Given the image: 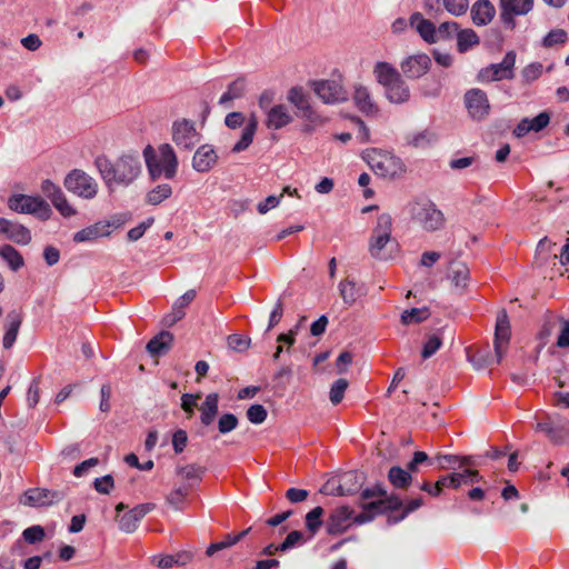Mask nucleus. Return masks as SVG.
I'll return each mask as SVG.
<instances>
[{
  "mask_svg": "<svg viewBox=\"0 0 569 569\" xmlns=\"http://www.w3.org/2000/svg\"><path fill=\"white\" fill-rule=\"evenodd\" d=\"M94 164L108 187L112 183L129 186L141 172L139 154L123 153L114 162L107 156H98Z\"/></svg>",
  "mask_w": 569,
  "mask_h": 569,
  "instance_id": "obj_1",
  "label": "nucleus"
},
{
  "mask_svg": "<svg viewBox=\"0 0 569 569\" xmlns=\"http://www.w3.org/2000/svg\"><path fill=\"white\" fill-rule=\"evenodd\" d=\"M143 158L152 181L158 180L161 176L166 179L176 177L179 162L173 148L169 143L160 144L158 153L152 146L148 144L143 149Z\"/></svg>",
  "mask_w": 569,
  "mask_h": 569,
  "instance_id": "obj_2",
  "label": "nucleus"
},
{
  "mask_svg": "<svg viewBox=\"0 0 569 569\" xmlns=\"http://www.w3.org/2000/svg\"><path fill=\"white\" fill-rule=\"evenodd\" d=\"M373 74L385 89L386 98L396 104H401L410 99V89L400 72L388 62H377Z\"/></svg>",
  "mask_w": 569,
  "mask_h": 569,
  "instance_id": "obj_3",
  "label": "nucleus"
},
{
  "mask_svg": "<svg viewBox=\"0 0 569 569\" xmlns=\"http://www.w3.org/2000/svg\"><path fill=\"white\" fill-rule=\"evenodd\" d=\"M363 159L367 161L375 174L385 179H399L407 171V167L401 158L390 151L373 148L367 150Z\"/></svg>",
  "mask_w": 569,
  "mask_h": 569,
  "instance_id": "obj_4",
  "label": "nucleus"
},
{
  "mask_svg": "<svg viewBox=\"0 0 569 569\" xmlns=\"http://www.w3.org/2000/svg\"><path fill=\"white\" fill-rule=\"evenodd\" d=\"M410 214L416 223L429 232L441 229L446 221L442 211L430 199H417L411 202Z\"/></svg>",
  "mask_w": 569,
  "mask_h": 569,
  "instance_id": "obj_5",
  "label": "nucleus"
},
{
  "mask_svg": "<svg viewBox=\"0 0 569 569\" xmlns=\"http://www.w3.org/2000/svg\"><path fill=\"white\" fill-rule=\"evenodd\" d=\"M365 482V476L357 470L343 472L338 479H331L322 487L321 492L332 496H351L357 493Z\"/></svg>",
  "mask_w": 569,
  "mask_h": 569,
  "instance_id": "obj_6",
  "label": "nucleus"
},
{
  "mask_svg": "<svg viewBox=\"0 0 569 569\" xmlns=\"http://www.w3.org/2000/svg\"><path fill=\"white\" fill-rule=\"evenodd\" d=\"M392 219L389 213H381L377 219V226L373 229L369 242V251L376 259L386 260L389 258L383 249L392 241L391 239Z\"/></svg>",
  "mask_w": 569,
  "mask_h": 569,
  "instance_id": "obj_7",
  "label": "nucleus"
},
{
  "mask_svg": "<svg viewBox=\"0 0 569 569\" xmlns=\"http://www.w3.org/2000/svg\"><path fill=\"white\" fill-rule=\"evenodd\" d=\"M8 206L16 212L34 214L41 220H48L52 213L49 203L41 197L14 194L9 198Z\"/></svg>",
  "mask_w": 569,
  "mask_h": 569,
  "instance_id": "obj_8",
  "label": "nucleus"
},
{
  "mask_svg": "<svg viewBox=\"0 0 569 569\" xmlns=\"http://www.w3.org/2000/svg\"><path fill=\"white\" fill-rule=\"evenodd\" d=\"M63 184L69 192L83 199H93L98 193L97 181L80 169L71 170L66 176Z\"/></svg>",
  "mask_w": 569,
  "mask_h": 569,
  "instance_id": "obj_9",
  "label": "nucleus"
},
{
  "mask_svg": "<svg viewBox=\"0 0 569 569\" xmlns=\"http://www.w3.org/2000/svg\"><path fill=\"white\" fill-rule=\"evenodd\" d=\"M171 138L179 149L191 150L200 141L201 134L197 131L194 121L183 118L173 121Z\"/></svg>",
  "mask_w": 569,
  "mask_h": 569,
  "instance_id": "obj_10",
  "label": "nucleus"
},
{
  "mask_svg": "<svg viewBox=\"0 0 569 569\" xmlns=\"http://www.w3.org/2000/svg\"><path fill=\"white\" fill-rule=\"evenodd\" d=\"M516 53L508 51L500 63H492L479 72V80L483 82L499 81L502 79L511 80L515 78Z\"/></svg>",
  "mask_w": 569,
  "mask_h": 569,
  "instance_id": "obj_11",
  "label": "nucleus"
},
{
  "mask_svg": "<svg viewBox=\"0 0 569 569\" xmlns=\"http://www.w3.org/2000/svg\"><path fill=\"white\" fill-rule=\"evenodd\" d=\"M536 430L543 432L555 445H562L569 437V421L559 416H547L536 425Z\"/></svg>",
  "mask_w": 569,
  "mask_h": 569,
  "instance_id": "obj_12",
  "label": "nucleus"
},
{
  "mask_svg": "<svg viewBox=\"0 0 569 569\" xmlns=\"http://www.w3.org/2000/svg\"><path fill=\"white\" fill-rule=\"evenodd\" d=\"M535 0H499L500 20L502 24L513 30L516 16H526L533 9Z\"/></svg>",
  "mask_w": 569,
  "mask_h": 569,
  "instance_id": "obj_13",
  "label": "nucleus"
},
{
  "mask_svg": "<svg viewBox=\"0 0 569 569\" xmlns=\"http://www.w3.org/2000/svg\"><path fill=\"white\" fill-rule=\"evenodd\" d=\"M463 101L469 116L473 120H483L489 116L490 103L487 93L478 88L466 91Z\"/></svg>",
  "mask_w": 569,
  "mask_h": 569,
  "instance_id": "obj_14",
  "label": "nucleus"
},
{
  "mask_svg": "<svg viewBox=\"0 0 569 569\" xmlns=\"http://www.w3.org/2000/svg\"><path fill=\"white\" fill-rule=\"evenodd\" d=\"M312 88L322 102L327 104L345 102L348 99V93L340 80L313 81Z\"/></svg>",
  "mask_w": 569,
  "mask_h": 569,
  "instance_id": "obj_15",
  "label": "nucleus"
},
{
  "mask_svg": "<svg viewBox=\"0 0 569 569\" xmlns=\"http://www.w3.org/2000/svg\"><path fill=\"white\" fill-rule=\"evenodd\" d=\"M63 498L64 493L62 491L32 488L23 493L20 503L29 507H47L61 501Z\"/></svg>",
  "mask_w": 569,
  "mask_h": 569,
  "instance_id": "obj_16",
  "label": "nucleus"
},
{
  "mask_svg": "<svg viewBox=\"0 0 569 569\" xmlns=\"http://www.w3.org/2000/svg\"><path fill=\"white\" fill-rule=\"evenodd\" d=\"M511 329L508 313L505 309L497 315L493 347L497 356V363H500L510 340Z\"/></svg>",
  "mask_w": 569,
  "mask_h": 569,
  "instance_id": "obj_17",
  "label": "nucleus"
},
{
  "mask_svg": "<svg viewBox=\"0 0 569 569\" xmlns=\"http://www.w3.org/2000/svg\"><path fill=\"white\" fill-rule=\"evenodd\" d=\"M431 67V59L426 53L407 57L400 63L401 71L407 79L415 80L425 76Z\"/></svg>",
  "mask_w": 569,
  "mask_h": 569,
  "instance_id": "obj_18",
  "label": "nucleus"
},
{
  "mask_svg": "<svg viewBox=\"0 0 569 569\" xmlns=\"http://www.w3.org/2000/svg\"><path fill=\"white\" fill-rule=\"evenodd\" d=\"M352 516L353 510L349 506L335 508L326 521L327 533L331 536L343 533L350 527Z\"/></svg>",
  "mask_w": 569,
  "mask_h": 569,
  "instance_id": "obj_19",
  "label": "nucleus"
},
{
  "mask_svg": "<svg viewBox=\"0 0 569 569\" xmlns=\"http://www.w3.org/2000/svg\"><path fill=\"white\" fill-rule=\"evenodd\" d=\"M154 508L156 505L152 502H146L136 506L121 517V519L119 520V528L127 533L136 531L140 520L144 518L149 512H151Z\"/></svg>",
  "mask_w": 569,
  "mask_h": 569,
  "instance_id": "obj_20",
  "label": "nucleus"
},
{
  "mask_svg": "<svg viewBox=\"0 0 569 569\" xmlns=\"http://www.w3.org/2000/svg\"><path fill=\"white\" fill-rule=\"evenodd\" d=\"M0 232L18 244H28L31 241V232L28 228L6 218H0Z\"/></svg>",
  "mask_w": 569,
  "mask_h": 569,
  "instance_id": "obj_21",
  "label": "nucleus"
},
{
  "mask_svg": "<svg viewBox=\"0 0 569 569\" xmlns=\"http://www.w3.org/2000/svg\"><path fill=\"white\" fill-rule=\"evenodd\" d=\"M218 154L212 146L202 144L200 146L192 158V168L197 172H208L217 163Z\"/></svg>",
  "mask_w": 569,
  "mask_h": 569,
  "instance_id": "obj_22",
  "label": "nucleus"
},
{
  "mask_svg": "<svg viewBox=\"0 0 569 569\" xmlns=\"http://www.w3.org/2000/svg\"><path fill=\"white\" fill-rule=\"evenodd\" d=\"M356 107L366 116H377L379 107L375 102L369 89L365 86H357L353 92Z\"/></svg>",
  "mask_w": 569,
  "mask_h": 569,
  "instance_id": "obj_23",
  "label": "nucleus"
},
{
  "mask_svg": "<svg viewBox=\"0 0 569 569\" xmlns=\"http://www.w3.org/2000/svg\"><path fill=\"white\" fill-rule=\"evenodd\" d=\"M196 298V290L186 291L172 306V311L164 316L163 325L171 327L180 321L184 316V308Z\"/></svg>",
  "mask_w": 569,
  "mask_h": 569,
  "instance_id": "obj_24",
  "label": "nucleus"
},
{
  "mask_svg": "<svg viewBox=\"0 0 569 569\" xmlns=\"http://www.w3.org/2000/svg\"><path fill=\"white\" fill-rule=\"evenodd\" d=\"M470 13L476 26H486L495 18L496 9L489 0H477L472 4Z\"/></svg>",
  "mask_w": 569,
  "mask_h": 569,
  "instance_id": "obj_25",
  "label": "nucleus"
},
{
  "mask_svg": "<svg viewBox=\"0 0 569 569\" xmlns=\"http://www.w3.org/2000/svg\"><path fill=\"white\" fill-rule=\"evenodd\" d=\"M22 323V316L20 312L12 310L6 316V332L2 339V346L4 349L13 347L19 329Z\"/></svg>",
  "mask_w": 569,
  "mask_h": 569,
  "instance_id": "obj_26",
  "label": "nucleus"
},
{
  "mask_svg": "<svg viewBox=\"0 0 569 569\" xmlns=\"http://www.w3.org/2000/svg\"><path fill=\"white\" fill-rule=\"evenodd\" d=\"M409 23L411 27H416V30L426 42L435 43L437 41V29L435 24L430 20L423 19L420 12L412 13Z\"/></svg>",
  "mask_w": 569,
  "mask_h": 569,
  "instance_id": "obj_27",
  "label": "nucleus"
},
{
  "mask_svg": "<svg viewBox=\"0 0 569 569\" xmlns=\"http://www.w3.org/2000/svg\"><path fill=\"white\" fill-rule=\"evenodd\" d=\"M292 121L288 108L283 104L271 107L267 112L266 124L269 129L279 130Z\"/></svg>",
  "mask_w": 569,
  "mask_h": 569,
  "instance_id": "obj_28",
  "label": "nucleus"
},
{
  "mask_svg": "<svg viewBox=\"0 0 569 569\" xmlns=\"http://www.w3.org/2000/svg\"><path fill=\"white\" fill-rule=\"evenodd\" d=\"M219 393L211 392L206 396L204 401L199 407L201 412L200 421L204 427H209L214 421L218 412H219Z\"/></svg>",
  "mask_w": 569,
  "mask_h": 569,
  "instance_id": "obj_29",
  "label": "nucleus"
},
{
  "mask_svg": "<svg viewBox=\"0 0 569 569\" xmlns=\"http://www.w3.org/2000/svg\"><path fill=\"white\" fill-rule=\"evenodd\" d=\"M172 342L173 335L163 330L147 343L146 349L152 357H160L170 350Z\"/></svg>",
  "mask_w": 569,
  "mask_h": 569,
  "instance_id": "obj_30",
  "label": "nucleus"
},
{
  "mask_svg": "<svg viewBox=\"0 0 569 569\" xmlns=\"http://www.w3.org/2000/svg\"><path fill=\"white\" fill-rule=\"evenodd\" d=\"M110 223L108 222H97L92 226L81 229L80 231L73 234L74 242H87L93 241L100 237H106L110 234Z\"/></svg>",
  "mask_w": 569,
  "mask_h": 569,
  "instance_id": "obj_31",
  "label": "nucleus"
},
{
  "mask_svg": "<svg viewBox=\"0 0 569 569\" xmlns=\"http://www.w3.org/2000/svg\"><path fill=\"white\" fill-rule=\"evenodd\" d=\"M257 129L258 118L254 113H252L242 130L240 140L232 147L231 151L233 153H239L247 150L253 141Z\"/></svg>",
  "mask_w": 569,
  "mask_h": 569,
  "instance_id": "obj_32",
  "label": "nucleus"
},
{
  "mask_svg": "<svg viewBox=\"0 0 569 569\" xmlns=\"http://www.w3.org/2000/svg\"><path fill=\"white\" fill-rule=\"evenodd\" d=\"M192 559V553L189 551H180L176 555L154 556L152 562L161 569H169L173 565L184 566Z\"/></svg>",
  "mask_w": 569,
  "mask_h": 569,
  "instance_id": "obj_33",
  "label": "nucleus"
},
{
  "mask_svg": "<svg viewBox=\"0 0 569 569\" xmlns=\"http://www.w3.org/2000/svg\"><path fill=\"white\" fill-rule=\"evenodd\" d=\"M338 288L340 296L347 306H352L359 297L365 295L362 287H359L353 280H341Z\"/></svg>",
  "mask_w": 569,
  "mask_h": 569,
  "instance_id": "obj_34",
  "label": "nucleus"
},
{
  "mask_svg": "<svg viewBox=\"0 0 569 569\" xmlns=\"http://www.w3.org/2000/svg\"><path fill=\"white\" fill-rule=\"evenodd\" d=\"M305 123L301 127L303 133L310 134L316 131L319 127H322L327 119L319 114L313 108L306 110L302 113H297Z\"/></svg>",
  "mask_w": 569,
  "mask_h": 569,
  "instance_id": "obj_35",
  "label": "nucleus"
},
{
  "mask_svg": "<svg viewBox=\"0 0 569 569\" xmlns=\"http://www.w3.org/2000/svg\"><path fill=\"white\" fill-rule=\"evenodd\" d=\"M176 473L178 477H180L181 480L188 481V485H191L192 488L196 483L201 481L204 473V468L197 465H187L177 467Z\"/></svg>",
  "mask_w": 569,
  "mask_h": 569,
  "instance_id": "obj_36",
  "label": "nucleus"
},
{
  "mask_svg": "<svg viewBox=\"0 0 569 569\" xmlns=\"http://www.w3.org/2000/svg\"><path fill=\"white\" fill-rule=\"evenodd\" d=\"M389 482L398 489H407L412 481V476L399 466H393L388 471Z\"/></svg>",
  "mask_w": 569,
  "mask_h": 569,
  "instance_id": "obj_37",
  "label": "nucleus"
},
{
  "mask_svg": "<svg viewBox=\"0 0 569 569\" xmlns=\"http://www.w3.org/2000/svg\"><path fill=\"white\" fill-rule=\"evenodd\" d=\"M172 194V188L169 183H161L152 188L146 194V202L151 206H158Z\"/></svg>",
  "mask_w": 569,
  "mask_h": 569,
  "instance_id": "obj_38",
  "label": "nucleus"
},
{
  "mask_svg": "<svg viewBox=\"0 0 569 569\" xmlns=\"http://www.w3.org/2000/svg\"><path fill=\"white\" fill-rule=\"evenodd\" d=\"M0 257L7 261L13 271L19 270L24 263L23 257L20 252L10 244H3L0 247Z\"/></svg>",
  "mask_w": 569,
  "mask_h": 569,
  "instance_id": "obj_39",
  "label": "nucleus"
},
{
  "mask_svg": "<svg viewBox=\"0 0 569 569\" xmlns=\"http://www.w3.org/2000/svg\"><path fill=\"white\" fill-rule=\"evenodd\" d=\"M288 101L292 103L299 113L312 108L309 101V97L303 92L301 87H293L288 92Z\"/></svg>",
  "mask_w": 569,
  "mask_h": 569,
  "instance_id": "obj_40",
  "label": "nucleus"
},
{
  "mask_svg": "<svg viewBox=\"0 0 569 569\" xmlns=\"http://www.w3.org/2000/svg\"><path fill=\"white\" fill-rule=\"evenodd\" d=\"M246 89V82L242 78H239L231 82L228 90L220 97L219 103L226 106L228 102L239 99L243 96Z\"/></svg>",
  "mask_w": 569,
  "mask_h": 569,
  "instance_id": "obj_41",
  "label": "nucleus"
},
{
  "mask_svg": "<svg viewBox=\"0 0 569 569\" xmlns=\"http://www.w3.org/2000/svg\"><path fill=\"white\" fill-rule=\"evenodd\" d=\"M457 47L459 52H466L472 46L479 43V37L472 29H463L457 32Z\"/></svg>",
  "mask_w": 569,
  "mask_h": 569,
  "instance_id": "obj_42",
  "label": "nucleus"
},
{
  "mask_svg": "<svg viewBox=\"0 0 569 569\" xmlns=\"http://www.w3.org/2000/svg\"><path fill=\"white\" fill-rule=\"evenodd\" d=\"M430 317L428 308H411L405 310L401 315V322L406 326L412 323H420Z\"/></svg>",
  "mask_w": 569,
  "mask_h": 569,
  "instance_id": "obj_43",
  "label": "nucleus"
},
{
  "mask_svg": "<svg viewBox=\"0 0 569 569\" xmlns=\"http://www.w3.org/2000/svg\"><path fill=\"white\" fill-rule=\"evenodd\" d=\"M323 508L318 506L311 509L306 515V528L307 530L313 536L316 535L321 526L323 525L322 516H323Z\"/></svg>",
  "mask_w": 569,
  "mask_h": 569,
  "instance_id": "obj_44",
  "label": "nucleus"
},
{
  "mask_svg": "<svg viewBox=\"0 0 569 569\" xmlns=\"http://www.w3.org/2000/svg\"><path fill=\"white\" fill-rule=\"evenodd\" d=\"M436 140L435 133L429 130H422L420 132H416L409 134L407 137V142L409 146L413 148H427Z\"/></svg>",
  "mask_w": 569,
  "mask_h": 569,
  "instance_id": "obj_45",
  "label": "nucleus"
},
{
  "mask_svg": "<svg viewBox=\"0 0 569 569\" xmlns=\"http://www.w3.org/2000/svg\"><path fill=\"white\" fill-rule=\"evenodd\" d=\"M191 489V485H183L172 490L167 496V503L170 505L174 510H181L182 503Z\"/></svg>",
  "mask_w": 569,
  "mask_h": 569,
  "instance_id": "obj_46",
  "label": "nucleus"
},
{
  "mask_svg": "<svg viewBox=\"0 0 569 569\" xmlns=\"http://www.w3.org/2000/svg\"><path fill=\"white\" fill-rule=\"evenodd\" d=\"M450 277L456 287L465 288L469 279V269L465 263H452Z\"/></svg>",
  "mask_w": 569,
  "mask_h": 569,
  "instance_id": "obj_47",
  "label": "nucleus"
},
{
  "mask_svg": "<svg viewBox=\"0 0 569 569\" xmlns=\"http://www.w3.org/2000/svg\"><path fill=\"white\" fill-rule=\"evenodd\" d=\"M53 207L63 216L71 217L76 214V210L69 204L63 191L60 189L54 196L49 198Z\"/></svg>",
  "mask_w": 569,
  "mask_h": 569,
  "instance_id": "obj_48",
  "label": "nucleus"
},
{
  "mask_svg": "<svg viewBox=\"0 0 569 569\" xmlns=\"http://www.w3.org/2000/svg\"><path fill=\"white\" fill-rule=\"evenodd\" d=\"M53 207L63 216L71 217L76 214V210L69 204L63 191L60 189L54 196L49 198Z\"/></svg>",
  "mask_w": 569,
  "mask_h": 569,
  "instance_id": "obj_49",
  "label": "nucleus"
},
{
  "mask_svg": "<svg viewBox=\"0 0 569 569\" xmlns=\"http://www.w3.org/2000/svg\"><path fill=\"white\" fill-rule=\"evenodd\" d=\"M466 475L462 472H453L448 476H443L438 480V485L441 488V491L445 488L458 489L462 485H467Z\"/></svg>",
  "mask_w": 569,
  "mask_h": 569,
  "instance_id": "obj_50",
  "label": "nucleus"
},
{
  "mask_svg": "<svg viewBox=\"0 0 569 569\" xmlns=\"http://www.w3.org/2000/svg\"><path fill=\"white\" fill-rule=\"evenodd\" d=\"M348 386V380L345 378H340L331 385L329 399L332 405L337 406L342 401Z\"/></svg>",
  "mask_w": 569,
  "mask_h": 569,
  "instance_id": "obj_51",
  "label": "nucleus"
},
{
  "mask_svg": "<svg viewBox=\"0 0 569 569\" xmlns=\"http://www.w3.org/2000/svg\"><path fill=\"white\" fill-rule=\"evenodd\" d=\"M435 462L440 469H449L452 468L457 462H460V465L470 463V458H460L459 456L456 455H437L435 458Z\"/></svg>",
  "mask_w": 569,
  "mask_h": 569,
  "instance_id": "obj_52",
  "label": "nucleus"
},
{
  "mask_svg": "<svg viewBox=\"0 0 569 569\" xmlns=\"http://www.w3.org/2000/svg\"><path fill=\"white\" fill-rule=\"evenodd\" d=\"M239 425V419L231 412L222 413L218 419V430L221 435L233 431Z\"/></svg>",
  "mask_w": 569,
  "mask_h": 569,
  "instance_id": "obj_53",
  "label": "nucleus"
},
{
  "mask_svg": "<svg viewBox=\"0 0 569 569\" xmlns=\"http://www.w3.org/2000/svg\"><path fill=\"white\" fill-rule=\"evenodd\" d=\"M568 39V34L563 29H553L549 31L542 40V44L546 48L555 44H563Z\"/></svg>",
  "mask_w": 569,
  "mask_h": 569,
  "instance_id": "obj_54",
  "label": "nucleus"
},
{
  "mask_svg": "<svg viewBox=\"0 0 569 569\" xmlns=\"http://www.w3.org/2000/svg\"><path fill=\"white\" fill-rule=\"evenodd\" d=\"M268 412L262 405H251L247 410V418L251 423L260 425L264 422Z\"/></svg>",
  "mask_w": 569,
  "mask_h": 569,
  "instance_id": "obj_55",
  "label": "nucleus"
},
{
  "mask_svg": "<svg viewBox=\"0 0 569 569\" xmlns=\"http://www.w3.org/2000/svg\"><path fill=\"white\" fill-rule=\"evenodd\" d=\"M442 346V339L438 335H432L423 345L421 356L423 359L432 357Z\"/></svg>",
  "mask_w": 569,
  "mask_h": 569,
  "instance_id": "obj_56",
  "label": "nucleus"
},
{
  "mask_svg": "<svg viewBox=\"0 0 569 569\" xmlns=\"http://www.w3.org/2000/svg\"><path fill=\"white\" fill-rule=\"evenodd\" d=\"M44 529L39 525L31 526L24 529L22 532L23 539L31 545L42 541L44 539Z\"/></svg>",
  "mask_w": 569,
  "mask_h": 569,
  "instance_id": "obj_57",
  "label": "nucleus"
},
{
  "mask_svg": "<svg viewBox=\"0 0 569 569\" xmlns=\"http://www.w3.org/2000/svg\"><path fill=\"white\" fill-rule=\"evenodd\" d=\"M446 10L452 16H461L466 13L469 2L468 0H443Z\"/></svg>",
  "mask_w": 569,
  "mask_h": 569,
  "instance_id": "obj_58",
  "label": "nucleus"
},
{
  "mask_svg": "<svg viewBox=\"0 0 569 569\" xmlns=\"http://www.w3.org/2000/svg\"><path fill=\"white\" fill-rule=\"evenodd\" d=\"M423 505V499L422 497H418V498H415V499H411L407 505L406 507L403 508L401 515L399 517H396V518H391L389 517L388 519V522H392V523H396V522H399L401 520H403L409 513L416 511L417 509H419L421 506Z\"/></svg>",
  "mask_w": 569,
  "mask_h": 569,
  "instance_id": "obj_59",
  "label": "nucleus"
},
{
  "mask_svg": "<svg viewBox=\"0 0 569 569\" xmlns=\"http://www.w3.org/2000/svg\"><path fill=\"white\" fill-rule=\"evenodd\" d=\"M303 541V533L299 530H293L287 535L282 543L279 545L281 551H287L293 548L296 545Z\"/></svg>",
  "mask_w": 569,
  "mask_h": 569,
  "instance_id": "obj_60",
  "label": "nucleus"
},
{
  "mask_svg": "<svg viewBox=\"0 0 569 569\" xmlns=\"http://www.w3.org/2000/svg\"><path fill=\"white\" fill-rule=\"evenodd\" d=\"M153 221L154 219L150 217L147 220L142 221L139 226L130 229L127 234L128 239L130 241L139 240L144 234L146 230L152 226Z\"/></svg>",
  "mask_w": 569,
  "mask_h": 569,
  "instance_id": "obj_61",
  "label": "nucleus"
},
{
  "mask_svg": "<svg viewBox=\"0 0 569 569\" xmlns=\"http://www.w3.org/2000/svg\"><path fill=\"white\" fill-rule=\"evenodd\" d=\"M200 395H192V393H183L181 397V408L183 411L188 415L190 418L193 412L194 408L197 407V400L200 399Z\"/></svg>",
  "mask_w": 569,
  "mask_h": 569,
  "instance_id": "obj_62",
  "label": "nucleus"
},
{
  "mask_svg": "<svg viewBox=\"0 0 569 569\" xmlns=\"http://www.w3.org/2000/svg\"><path fill=\"white\" fill-rule=\"evenodd\" d=\"M250 339L232 333L228 337V346L236 351H244L249 348Z\"/></svg>",
  "mask_w": 569,
  "mask_h": 569,
  "instance_id": "obj_63",
  "label": "nucleus"
},
{
  "mask_svg": "<svg viewBox=\"0 0 569 569\" xmlns=\"http://www.w3.org/2000/svg\"><path fill=\"white\" fill-rule=\"evenodd\" d=\"M559 322L561 325L560 333L557 338L556 346L559 348H568L569 347V320L565 318H559Z\"/></svg>",
  "mask_w": 569,
  "mask_h": 569,
  "instance_id": "obj_64",
  "label": "nucleus"
}]
</instances>
